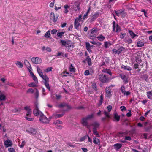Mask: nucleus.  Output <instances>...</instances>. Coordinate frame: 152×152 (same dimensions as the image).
Segmentation results:
<instances>
[{
  "instance_id": "1",
  "label": "nucleus",
  "mask_w": 152,
  "mask_h": 152,
  "mask_svg": "<svg viewBox=\"0 0 152 152\" xmlns=\"http://www.w3.org/2000/svg\"><path fill=\"white\" fill-rule=\"evenodd\" d=\"M98 79L99 81L103 83H108L110 80L109 78L106 75L101 74L99 75Z\"/></svg>"
},
{
  "instance_id": "2",
  "label": "nucleus",
  "mask_w": 152,
  "mask_h": 152,
  "mask_svg": "<svg viewBox=\"0 0 152 152\" xmlns=\"http://www.w3.org/2000/svg\"><path fill=\"white\" fill-rule=\"evenodd\" d=\"M50 118V117L49 118H48L46 116L44 115L43 114V115L40 117L39 120L42 123L48 124L49 123Z\"/></svg>"
},
{
  "instance_id": "3",
  "label": "nucleus",
  "mask_w": 152,
  "mask_h": 152,
  "mask_svg": "<svg viewBox=\"0 0 152 152\" xmlns=\"http://www.w3.org/2000/svg\"><path fill=\"white\" fill-rule=\"evenodd\" d=\"M58 107L63 111H67L72 108L71 105H58Z\"/></svg>"
},
{
  "instance_id": "4",
  "label": "nucleus",
  "mask_w": 152,
  "mask_h": 152,
  "mask_svg": "<svg viewBox=\"0 0 152 152\" xmlns=\"http://www.w3.org/2000/svg\"><path fill=\"white\" fill-rule=\"evenodd\" d=\"M33 113L36 116H39V117L43 115V113L39 110L36 105V107L33 110Z\"/></svg>"
},
{
  "instance_id": "5",
  "label": "nucleus",
  "mask_w": 152,
  "mask_h": 152,
  "mask_svg": "<svg viewBox=\"0 0 152 152\" xmlns=\"http://www.w3.org/2000/svg\"><path fill=\"white\" fill-rule=\"evenodd\" d=\"M75 5H72L71 6V8L72 9L77 11V10H79L80 8V3L79 2L77 3L76 2L75 3Z\"/></svg>"
},
{
  "instance_id": "6",
  "label": "nucleus",
  "mask_w": 152,
  "mask_h": 152,
  "mask_svg": "<svg viewBox=\"0 0 152 152\" xmlns=\"http://www.w3.org/2000/svg\"><path fill=\"white\" fill-rule=\"evenodd\" d=\"M88 120L85 117L83 118L81 121V123L82 125L88 128H89L90 126L88 124Z\"/></svg>"
},
{
  "instance_id": "7",
  "label": "nucleus",
  "mask_w": 152,
  "mask_h": 152,
  "mask_svg": "<svg viewBox=\"0 0 152 152\" xmlns=\"http://www.w3.org/2000/svg\"><path fill=\"white\" fill-rule=\"evenodd\" d=\"M120 77L123 80L124 83V84H126L128 82V77L124 74H120Z\"/></svg>"
},
{
  "instance_id": "8",
  "label": "nucleus",
  "mask_w": 152,
  "mask_h": 152,
  "mask_svg": "<svg viewBox=\"0 0 152 152\" xmlns=\"http://www.w3.org/2000/svg\"><path fill=\"white\" fill-rule=\"evenodd\" d=\"M32 62L35 64H39L41 63L42 60L39 57H33L31 59Z\"/></svg>"
},
{
  "instance_id": "9",
  "label": "nucleus",
  "mask_w": 152,
  "mask_h": 152,
  "mask_svg": "<svg viewBox=\"0 0 152 152\" xmlns=\"http://www.w3.org/2000/svg\"><path fill=\"white\" fill-rule=\"evenodd\" d=\"M124 48L122 47H121L117 49H113L112 50L113 53L115 54H120L121 51L124 50Z\"/></svg>"
},
{
  "instance_id": "10",
  "label": "nucleus",
  "mask_w": 152,
  "mask_h": 152,
  "mask_svg": "<svg viewBox=\"0 0 152 152\" xmlns=\"http://www.w3.org/2000/svg\"><path fill=\"white\" fill-rule=\"evenodd\" d=\"M4 145L6 147H8L11 146L12 143L11 140L9 139H7L6 140H4Z\"/></svg>"
},
{
  "instance_id": "11",
  "label": "nucleus",
  "mask_w": 152,
  "mask_h": 152,
  "mask_svg": "<svg viewBox=\"0 0 152 152\" xmlns=\"http://www.w3.org/2000/svg\"><path fill=\"white\" fill-rule=\"evenodd\" d=\"M106 92V96L108 97H110L111 96V90L110 87H107L105 89Z\"/></svg>"
},
{
  "instance_id": "12",
  "label": "nucleus",
  "mask_w": 152,
  "mask_h": 152,
  "mask_svg": "<svg viewBox=\"0 0 152 152\" xmlns=\"http://www.w3.org/2000/svg\"><path fill=\"white\" fill-rule=\"evenodd\" d=\"M97 32V30L96 29H94L93 28L91 30V34L90 36V38L91 39H93V37L96 36L95 34Z\"/></svg>"
},
{
  "instance_id": "13",
  "label": "nucleus",
  "mask_w": 152,
  "mask_h": 152,
  "mask_svg": "<svg viewBox=\"0 0 152 152\" xmlns=\"http://www.w3.org/2000/svg\"><path fill=\"white\" fill-rule=\"evenodd\" d=\"M50 18L54 22H56L57 21L58 17H55L54 14L53 12L50 13Z\"/></svg>"
},
{
  "instance_id": "14",
  "label": "nucleus",
  "mask_w": 152,
  "mask_h": 152,
  "mask_svg": "<svg viewBox=\"0 0 152 152\" xmlns=\"http://www.w3.org/2000/svg\"><path fill=\"white\" fill-rule=\"evenodd\" d=\"M122 144L119 143H117L113 145L114 148L117 151L121 148L122 146Z\"/></svg>"
},
{
  "instance_id": "15",
  "label": "nucleus",
  "mask_w": 152,
  "mask_h": 152,
  "mask_svg": "<svg viewBox=\"0 0 152 152\" xmlns=\"http://www.w3.org/2000/svg\"><path fill=\"white\" fill-rule=\"evenodd\" d=\"M24 109L27 111L26 115L27 116H30L31 114V110L30 108L29 107L26 106L24 107Z\"/></svg>"
},
{
  "instance_id": "16",
  "label": "nucleus",
  "mask_w": 152,
  "mask_h": 152,
  "mask_svg": "<svg viewBox=\"0 0 152 152\" xmlns=\"http://www.w3.org/2000/svg\"><path fill=\"white\" fill-rule=\"evenodd\" d=\"M45 80V82H44V84L47 88L49 90H50V88L49 86V84L48 83V82L49 81V80L48 78L44 80Z\"/></svg>"
},
{
  "instance_id": "17",
  "label": "nucleus",
  "mask_w": 152,
  "mask_h": 152,
  "mask_svg": "<svg viewBox=\"0 0 152 152\" xmlns=\"http://www.w3.org/2000/svg\"><path fill=\"white\" fill-rule=\"evenodd\" d=\"M26 131L28 132L29 133L33 135L36 134L37 132L36 130L32 128H30L28 130H27Z\"/></svg>"
},
{
  "instance_id": "18",
  "label": "nucleus",
  "mask_w": 152,
  "mask_h": 152,
  "mask_svg": "<svg viewBox=\"0 0 152 152\" xmlns=\"http://www.w3.org/2000/svg\"><path fill=\"white\" fill-rule=\"evenodd\" d=\"M91 125L93 127V130H96L97 128L99 126L100 124L99 123L95 122L93 123Z\"/></svg>"
},
{
  "instance_id": "19",
  "label": "nucleus",
  "mask_w": 152,
  "mask_h": 152,
  "mask_svg": "<svg viewBox=\"0 0 152 152\" xmlns=\"http://www.w3.org/2000/svg\"><path fill=\"white\" fill-rule=\"evenodd\" d=\"M80 26V25L79 23V19H76L74 23V26L75 28L77 29H78L79 27Z\"/></svg>"
},
{
  "instance_id": "20",
  "label": "nucleus",
  "mask_w": 152,
  "mask_h": 152,
  "mask_svg": "<svg viewBox=\"0 0 152 152\" xmlns=\"http://www.w3.org/2000/svg\"><path fill=\"white\" fill-rule=\"evenodd\" d=\"M64 113H62L61 114H54L53 115V118H54L55 119H57V118L62 117L64 115Z\"/></svg>"
},
{
  "instance_id": "21",
  "label": "nucleus",
  "mask_w": 152,
  "mask_h": 152,
  "mask_svg": "<svg viewBox=\"0 0 152 152\" xmlns=\"http://www.w3.org/2000/svg\"><path fill=\"white\" fill-rule=\"evenodd\" d=\"M66 50L68 52H70L72 50L73 48L74 47V46L72 45L69 44L67 46H66Z\"/></svg>"
},
{
  "instance_id": "22",
  "label": "nucleus",
  "mask_w": 152,
  "mask_h": 152,
  "mask_svg": "<svg viewBox=\"0 0 152 152\" xmlns=\"http://www.w3.org/2000/svg\"><path fill=\"white\" fill-rule=\"evenodd\" d=\"M129 33L130 34V36L132 38V39H134V37H137L138 35L136 34L133 31L131 30H129L128 31Z\"/></svg>"
},
{
  "instance_id": "23",
  "label": "nucleus",
  "mask_w": 152,
  "mask_h": 152,
  "mask_svg": "<svg viewBox=\"0 0 152 152\" xmlns=\"http://www.w3.org/2000/svg\"><path fill=\"white\" fill-rule=\"evenodd\" d=\"M93 142L97 145H99L100 143V140L98 138H96L95 137H93Z\"/></svg>"
},
{
  "instance_id": "24",
  "label": "nucleus",
  "mask_w": 152,
  "mask_h": 152,
  "mask_svg": "<svg viewBox=\"0 0 152 152\" xmlns=\"http://www.w3.org/2000/svg\"><path fill=\"white\" fill-rule=\"evenodd\" d=\"M40 76L43 80L46 79L48 78V76L46 74L43 75L42 72H40L38 73Z\"/></svg>"
},
{
  "instance_id": "25",
  "label": "nucleus",
  "mask_w": 152,
  "mask_h": 152,
  "mask_svg": "<svg viewBox=\"0 0 152 152\" xmlns=\"http://www.w3.org/2000/svg\"><path fill=\"white\" fill-rule=\"evenodd\" d=\"M102 72L104 73L108 74L110 75H112V73L110 69H104L102 70Z\"/></svg>"
},
{
  "instance_id": "26",
  "label": "nucleus",
  "mask_w": 152,
  "mask_h": 152,
  "mask_svg": "<svg viewBox=\"0 0 152 152\" xmlns=\"http://www.w3.org/2000/svg\"><path fill=\"white\" fill-rule=\"evenodd\" d=\"M99 16V14L97 13H96L95 14L93 15L92 18L91 20V21H94Z\"/></svg>"
},
{
  "instance_id": "27",
  "label": "nucleus",
  "mask_w": 152,
  "mask_h": 152,
  "mask_svg": "<svg viewBox=\"0 0 152 152\" xmlns=\"http://www.w3.org/2000/svg\"><path fill=\"white\" fill-rule=\"evenodd\" d=\"M147 96L148 98L150 99H152V90L151 91H148L147 93Z\"/></svg>"
},
{
  "instance_id": "28",
  "label": "nucleus",
  "mask_w": 152,
  "mask_h": 152,
  "mask_svg": "<svg viewBox=\"0 0 152 152\" xmlns=\"http://www.w3.org/2000/svg\"><path fill=\"white\" fill-rule=\"evenodd\" d=\"M121 68L124 69V70H127L128 71H130L132 70L131 68L128 66H125L122 65L121 66Z\"/></svg>"
},
{
  "instance_id": "29",
  "label": "nucleus",
  "mask_w": 152,
  "mask_h": 152,
  "mask_svg": "<svg viewBox=\"0 0 152 152\" xmlns=\"http://www.w3.org/2000/svg\"><path fill=\"white\" fill-rule=\"evenodd\" d=\"M114 118L118 122L120 120V117L117 113H115L114 114Z\"/></svg>"
},
{
  "instance_id": "30",
  "label": "nucleus",
  "mask_w": 152,
  "mask_h": 152,
  "mask_svg": "<svg viewBox=\"0 0 152 152\" xmlns=\"http://www.w3.org/2000/svg\"><path fill=\"white\" fill-rule=\"evenodd\" d=\"M137 46L138 47H141L144 45V43L141 41H138L137 43Z\"/></svg>"
},
{
  "instance_id": "31",
  "label": "nucleus",
  "mask_w": 152,
  "mask_h": 152,
  "mask_svg": "<svg viewBox=\"0 0 152 152\" xmlns=\"http://www.w3.org/2000/svg\"><path fill=\"white\" fill-rule=\"evenodd\" d=\"M86 60L87 61L88 65L90 66L92 64V63L91 62V59L89 58V56L87 57Z\"/></svg>"
},
{
  "instance_id": "32",
  "label": "nucleus",
  "mask_w": 152,
  "mask_h": 152,
  "mask_svg": "<svg viewBox=\"0 0 152 152\" xmlns=\"http://www.w3.org/2000/svg\"><path fill=\"white\" fill-rule=\"evenodd\" d=\"M97 38L98 39V40L101 41H103L105 39V37L104 36H102V35H100L99 36H98L97 37Z\"/></svg>"
},
{
  "instance_id": "33",
  "label": "nucleus",
  "mask_w": 152,
  "mask_h": 152,
  "mask_svg": "<svg viewBox=\"0 0 152 152\" xmlns=\"http://www.w3.org/2000/svg\"><path fill=\"white\" fill-rule=\"evenodd\" d=\"M17 66L19 68H22L23 66V64L21 62L18 61L15 63Z\"/></svg>"
},
{
  "instance_id": "34",
  "label": "nucleus",
  "mask_w": 152,
  "mask_h": 152,
  "mask_svg": "<svg viewBox=\"0 0 152 152\" xmlns=\"http://www.w3.org/2000/svg\"><path fill=\"white\" fill-rule=\"evenodd\" d=\"M5 96L1 92L0 93V100H3L5 99Z\"/></svg>"
},
{
  "instance_id": "35",
  "label": "nucleus",
  "mask_w": 152,
  "mask_h": 152,
  "mask_svg": "<svg viewBox=\"0 0 152 152\" xmlns=\"http://www.w3.org/2000/svg\"><path fill=\"white\" fill-rule=\"evenodd\" d=\"M50 36V31H48L45 34L44 36L47 38H48Z\"/></svg>"
},
{
  "instance_id": "36",
  "label": "nucleus",
  "mask_w": 152,
  "mask_h": 152,
  "mask_svg": "<svg viewBox=\"0 0 152 152\" xmlns=\"http://www.w3.org/2000/svg\"><path fill=\"white\" fill-rule=\"evenodd\" d=\"M111 45V43L108 42H106L104 43V47L106 48H107L108 47V46H110Z\"/></svg>"
},
{
  "instance_id": "37",
  "label": "nucleus",
  "mask_w": 152,
  "mask_h": 152,
  "mask_svg": "<svg viewBox=\"0 0 152 152\" xmlns=\"http://www.w3.org/2000/svg\"><path fill=\"white\" fill-rule=\"evenodd\" d=\"M60 43L62 44L63 46L68 45L69 44L67 42H66L64 40H60Z\"/></svg>"
},
{
  "instance_id": "38",
  "label": "nucleus",
  "mask_w": 152,
  "mask_h": 152,
  "mask_svg": "<svg viewBox=\"0 0 152 152\" xmlns=\"http://www.w3.org/2000/svg\"><path fill=\"white\" fill-rule=\"evenodd\" d=\"M93 132L94 134L98 137H100V135L96 130H93Z\"/></svg>"
},
{
  "instance_id": "39",
  "label": "nucleus",
  "mask_w": 152,
  "mask_h": 152,
  "mask_svg": "<svg viewBox=\"0 0 152 152\" xmlns=\"http://www.w3.org/2000/svg\"><path fill=\"white\" fill-rule=\"evenodd\" d=\"M93 114H91L88 115L87 116L85 117V118L87 119L88 120L92 118L93 117Z\"/></svg>"
},
{
  "instance_id": "40",
  "label": "nucleus",
  "mask_w": 152,
  "mask_h": 152,
  "mask_svg": "<svg viewBox=\"0 0 152 152\" xmlns=\"http://www.w3.org/2000/svg\"><path fill=\"white\" fill-rule=\"evenodd\" d=\"M54 124H62V122L59 120H57L54 122Z\"/></svg>"
},
{
  "instance_id": "41",
  "label": "nucleus",
  "mask_w": 152,
  "mask_h": 152,
  "mask_svg": "<svg viewBox=\"0 0 152 152\" xmlns=\"http://www.w3.org/2000/svg\"><path fill=\"white\" fill-rule=\"evenodd\" d=\"M53 68L52 67H48L46 69L44 70V71L46 72H48L49 71H52Z\"/></svg>"
},
{
  "instance_id": "42",
  "label": "nucleus",
  "mask_w": 152,
  "mask_h": 152,
  "mask_svg": "<svg viewBox=\"0 0 152 152\" xmlns=\"http://www.w3.org/2000/svg\"><path fill=\"white\" fill-rule=\"evenodd\" d=\"M28 86L30 87H34L37 86L35 83L34 82H32L28 85Z\"/></svg>"
},
{
  "instance_id": "43",
  "label": "nucleus",
  "mask_w": 152,
  "mask_h": 152,
  "mask_svg": "<svg viewBox=\"0 0 152 152\" xmlns=\"http://www.w3.org/2000/svg\"><path fill=\"white\" fill-rule=\"evenodd\" d=\"M120 90L122 93H124V92H125V91L124 86H121L120 88Z\"/></svg>"
},
{
  "instance_id": "44",
  "label": "nucleus",
  "mask_w": 152,
  "mask_h": 152,
  "mask_svg": "<svg viewBox=\"0 0 152 152\" xmlns=\"http://www.w3.org/2000/svg\"><path fill=\"white\" fill-rule=\"evenodd\" d=\"M64 34V32H58L57 33V35L58 37H61Z\"/></svg>"
},
{
  "instance_id": "45",
  "label": "nucleus",
  "mask_w": 152,
  "mask_h": 152,
  "mask_svg": "<svg viewBox=\"0 0 152 152\" xmlns=\"http://www.w3.org/2000/svg\"><path fill=\"white\" fill-rule=\"evenodd\" d=\"M32 77L33 78V79L34 81H35V83H38V80L36 76L35 75H34V76H32Z\"/></svg>"
},
{
  "instance_id": "46",
  "label": "nucleus",
  "mask_w": 152,
  "mask_h": 152,
  "mask_svg": "<svg viewBox=\"0 0 152 152\" xmlns=\"http://www.w3.org/2000/svg\"><path fill=\"white\" fill-rule=\"evenodd\" d=\"M88 135L84 136V137H81L80 139V141H84L85 139H87Z\"/></svg>"
},
{
  "instance_id": "47",
  "label": "nucleus",
  "mask_w": 152,
  "mask_h": 152,
  "mask_svg": "<svg viewBox=\"0 0 152 152\" xmlns=\"http://www.w3.org/2000/svg\"><path fill=\"white\" fill-rule=\"evenodd\" d=\"M35 89H36V92L35 93V96H36V98H37L38 97V96H39V92H38V89L36 88H35Z\"/></svg>"
},
{
  "instance_id": "48",
  "label": "nucleus",
  "mask_w": 152,
  "mask_h": 152,
  "mask_svg": "<svg viewBox=\"0 0 152 152\" xmlns=\"http://www.w3.org/2000/svg\"><path fill=\"white\" fill-rule=\"evenodd\" d=\"M34 92V90L31 88L29 89L27 91V93H33Z\"/></svg>"
},
{
  "instance_id": "49",
  "label": "nucleus",
  "mask_w": 152,
  "mask_h": 152,
  "mask_svg": "<svg viewBox=\"0 0 152 152\" xmlns=\"http://www.w3.org/2000/svg\"><path fill=\"white\" fill-rule=\"evenodd\" d=\"M57 31V30L56 29H54L51 30V33L52 34H56Z\"/></svg>"
},
{
  "instance_id": "50",
  "label": "nucleus",
  "mask_w": 152,
  "mask_h": 152,
  "mask_svg": "<svg viewBox=\"0 0 152 152\" xmlns=\"http://www.w3.org/2000/svg\"><path fill=\"white\" fill-rule=\"evenodd\" d=\"M75 108L78 110H82L85 109V107L82 106H80L78 107H76Z\"/></svg>"
},
{
  "instance_id": "51",
  "label": "nucleus",
  "mask_w": 152,
  "mask_h": 152,
  "mask_svg": "<svg viewBox=\"0 0 152 152\" xmlns=\"http://www.w3.org/2000/svg\"><path fill=\"white\" fill-rule=\"evenodd\" d=\"M122 12L120 10L118 11H115V13L117 16H119L122 13Z\"/></svg>"
},
{
  "instance_id": "52",
  "label": "nucleus",
  "mask_w": 152,
  "mask_h": 152,
  "mask_svg": "<svg viewBox=\"0 0 152 152\" xmlns=\"http://www.w3.org/2000/svg\"><path fill=\"white\" fill-rule=\"evenodd\" d=\"M126 33H121V35L120 36V38L121 39H123L124 37L126 36Z\"/></svg>"
},
{
  "instance_id": "53",
  "label": "nucleus",
  "mask_w": 152,
  "mask_h": 152,
  "mask_svg": "<svg viewBox=\"0 0 152 152\" xmlns=\"http://www.w3.org/2000/svg\"><path fill=\"white\" fill-rule=\"evenodd\" d=\"M131 137L129 136H125V140L129 141H130L131 140Z\"/></svg>"
},
{
  "instance_id": "54",
  "label": "nucleus",
  "mask_w": 152,
  "mask_h": 152,
  "mask_svg": "<svg viewBox=\"0 0 152 152\" xmlns=\"http://www.w3.org/2000/svg\"><path fill=\"white\" fill-rule=\"evenodd\" d=\"M92 87L94 89V90H95V91H96L97 90L96 86V85L95 83H93L92 84Z\"/></svg>"
},
{
  "instance_id": "55",
  "label": "nucleus",
  "mask_w": 152,
  "mask_h": 152,
  "mask_svg": "<svg viewBox=\"0 0 152 152\" xmlns=\"http://www.w3.org/2000/svg\"><path fill=\"white\" fill-rule=\"evenodd\" d=\"M103 101V97L102 95H101L100 96V100L99 101V104H101L102 103Z\"/></svg>"
},
{
  "instance_id": "56",
  "label": "nucleus",
  "mask_w": 152,
  "mask_h": 152,
  "mask_svg": "<svg viewBox=\"0 0 152 152\" xmlns=\"http://www.w3.org/2000/svg\"><path fill=\"white\" fill-rule=\"evenodd\" d=\"M8 150L9 152H15V150L13 148H9Z\"/></svg>"
},
{
  "instance_id": "57",
  "label": "nucleus",
  "mask_w": 152,
  "mask_h": 152,
  "mask_svg": "<svg viewBox=\"0 0 152 152\" xmlns=\"http://www.w3.org/2000/svg\"><path fill=\"white\" fill-rule=\"evenodd\" d=\"M123 94L124 95H126L127 96H128L130 94V92L129 91H125L124 93H123Z\"/></svg>"
},
{
  "instance_id": "58",
  "label": "nucleus",
  "mask_w": 152,
  "mask_h": 152,
  "mask_svg": "<svg viewBox=\"0 0 152 152\" xmlns=\"http://www.w3.org/2000/svg\"><path fill=\"white\" fill-rule=\"evenodd\" d=\"M21 110V109L19 108L18 109H15L13 110L14 113H16L18 112H20Z\"/></svg>"
},
{
  "instance_id": "59",
  "label": "nucleus",
  "mask_w": 152,
  "mask_h": 152,
  "mask_svg": "<svg viewBox=\"0 0 152 152\" xmlns=\"http://www.w3.org/2000/svg\"><path fill=\"white\" fill-rule=\"evenodd\" d=\"M25 143L26 142L24 141H23L22 142L21 144L20 145V148H23L24 146Z\"/></svg>"
},
{
  "instance_id": "60",
  "label": "nucleus",
  "mask_w": 152,
  "mask_h": 152,
  "mask_svg": "<svg viewBox=\"0 0 152 152\" xmlns=\"http://www.w3.org/2000/svg\"><path fill=\"white\" fill-rule=\"evenodd\" d=\"M24 62L25 64L26 65L28 66V64H29L30 65V63H29V62H28V61L26 60H24Z\"/></svg>"
},
{
  "instance_id": "61",
  "label": "nucleus",
  "mask_w": 152,
  "mask_h": 152,
  "mask_svg": "<svg viewBox=\"0 0 152 152\" xmlns=\"http://www.w3.org/2000/svg\"><path fill=\"white\" fill-rule=\"evenodd\" d=\"M69 70L71 72H75V69L74 67H69Z\"/></svg>"
},
{
  "instance_id": "62",
  "label": "nucleus",
  "mask_w": 152,
  "mask_h": 152,
  "mask_svg": "<svg viewBox=\"0 0 152 152\" xmlns=\"http://www.w3.org/2000/svg\"><path fill=\"white\" fill-rule=\"evenodd\" d=\"M126 42H127L128 44H130L132 42V41L131 39L129 38L126 41Z\"/></svg>"
},
{
  "instance_id": "63",
  "label": "nucleus",
  "mask_w": 152,
  "mask_h": 152,
  "mask_svg": "<svg viewBox=\"0 0 152 152\" xmlns=\"http://www.w3.org/2000/svg\"><path fill=\"white\" fill-rule=\"evenodd\" d=\"M25 118L26 120L29 121H32L34 120L33 118H28L27 117H25Z\"/></svg>"
},
{
  "instance_id": "64",
  "label": "nucleus",
  "mask_w": 152,
  "mask_h": 152,
  "mask_svg": "<svg viewBox=\"0 0 152 152\" xmlns=\"http://www.w3.org/2000/svg\"><path fill=\"white\" fill-rule=\"evenodd\" d=\"M107 109L108 110L109 112H110L111 110L112 109V107L111 105H109L107 107Z\"/></svg>"
}]
</instances>
